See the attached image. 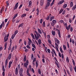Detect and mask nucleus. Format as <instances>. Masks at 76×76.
Instances as JSON below:
<instances>
[{
	"label": "nucleus",
	"instance_id": "nucleus-1",
	"mask_svg": "<svg viewBox=\"0 0 76 76\" xmlns=\"http://www.w3.org/2000/svg\"><path fill=\"white\" fill-rule=\"evenodd\" d=\"M34 33H35L36 34H34L35 38V39L37 40V41H38V39H39V37H41V36L40 34H39V33H38V32H37L36 31H34Z\"/></svg>",
	"mask_w": 76,
	"mask_h": 76
},
{
	"label": "nucleus",
	"instance_id": "nucleus-2",
	"mask_svg": "<svg viewBox=\"0 0 76 76\" xmlns=\"http://www.w3.org/2000/svg\"><path fill=\"white\" fill-rule=\"evenodd\" d=\"M54 39L55 42H56L55 45L56 46H57L58 47V45L60 44V41L58 40L56 38H55Z\"/></svg>",
	"mask_w": 76,
	"mask_h": 76
},
{
	"label": "nucleus",
	"instance_id": "nucleus-3",
	"mask_svg": "<svg viewBox=\"0 0 76 76\" xmlns=\"http://www.w3.org/2000/svg\"><path fill=\"white\" fill-rule=\"evenodd\" d=\"M9 33L7 34V36H5L4 37V42H6L7 40H8V38H9Z\"/></svg>",
	"mask_w": 76,
	"mask_h": 76
},
{
	"label": "nucleus",
	"instance_id": "nucleus-4",
	"mask_svg": "<svg viewBox=\"0 0 76 76\" xmlns=\"http://www.w3.org/2000/svg\"><path fill=\"white\" fill-rule=\"evenodd\" d=\"M28 63L29 62H28V60H26V62L24 64V66L26 68H28V66H28Z\"/></svg>",
	"mask_w": 76,
	"mask_h": 76
},
{
	"label": "nucleus",
	"instance_id": "nucleus-5",
	"mask_svg": "<svg viewBox=\"0 0 76 76\" xmlns=\"http://www.w3.org/2000/svg\"><path fill=\"white\" fill-rule=\"evenodd\" d=\"M44 0H41L40 1V5L41 6H42V5L44 4Z\"/></svg>",
	"mask_w": 76,
	"mask_h": 76
},
{
	"label": "nucleus",
	"instance_id": "nucleus-6",
	"mask_svg": "<svg viewBox=\"0 0 76 76\" xmlns=\"http://www.w3.org/2000/svg\"><path fill=\"white\" fill-rule=\"evenodd\" d=\"M15 75H18V67H16L15 69Z\"/></svg>",
	"mask_w": 76,
	"mask_h": 76
},
{
	"label": "nucleus",
	"instance_id": "nucleus-7",
	"mask_svg": "<svg viewBox=\"0 0 76 76\" xmlns=\"http://www.w3.org/2000/svg\"><path fill=\"white\" fill-rule=\"evenodd\" d=\"M23 69H22V68H21L20 69V70L19 71V74H23Z\"/></svg>",
	"mask_w": 76,
	"mask_h": 76
},
{
	"label": "nucleus",
	"instance_id": "nucleus-8",
	"mask_svg": "<svg viewBox=\"0 0 76 76\" xmlns=\"http://www.w3.org/2000/svg\"><path fill=\"white\" fill-rule=\"evenodd\" d=\"M64 2V0H61V1H60L58 3V4H61Z\"/></svg>",
	"mask_w": 76,
	"mask_h": 76
},
{
	"label": "nucleus",
	"instance_id": "nucleus-9",
	"mask_svg": "<svg viewBox=\"0 0 76 76\" xmlns=\"http://www.w3.org/2000/svg\"><path fill=\"white\" fill-rule=\"evenodd\" d=\"M71 26V25H69L67 27V26L66 27V29L67 30V31H69V29H70V27Z\"/></svg>",
	"mask_w": 76,
	"mask_h": 76
},
{
	"label": "nucleus",
	"instance_id": "nucleus-10",
	"mask_svg": "<svg viewBox=\"0 0 76 76\" xmlns=\"http://www.w3.org/2000/svg\"><path fill=\"white\" fill-rule=\"evenodd\" d=\"M36 11L37 12V13H36L37 16H38L39 15V9L38 8L37 9H36Z\"/></svg>",
	"mask_w": 76,
	"mask_h": 76
},
{
	"label": "nucleus",
	"instance_id": "nucleus-11",
	"mask_svg": "<svg viewBox=\"0 0 76 76\" xmlns=\"http://www.w3.org/2000/svg\"><path fill=\"white\" fill-rule=\"evenodd\" d=\"M55 64H56V66H57L58 68H60V65L58 64L56 62V61H55Z\"/></svg>",
	"mask_w": 76,
	"mask_h": 76
},
{
	"label": "nucleus",
	"instance_id": "nucleus-12",
	"mask_svg": "<svg viewBox=\"0 0 76 76\" xmlns=\"http://www.w3.org/2000/svg\"><path fill=\"white\" fill-rule=\"evenodd\" d=\"M51 33L52 35L53 36L56 35V32L55 31H54L53 30H52V31Z\"/></svg>",
	"mask_w": 76,
	"mask_h": 76
},
{
	"label": "nucleus",
	"instance_id": "nucleus-13",
	"mask_svg": "<svg viewBox=\"0 0 76 76\" xmlns=\"http://www.w3.org/2000/svg\"><path fill=\"white\" fill-rule=\"evenodd\" d=\"M24 24V23H22L20 24L18 26V28H19L20 27H22V26H23V25Z\"/></svg>",
	"mask_w": 76,
	"mask_h": 76
},
{
	"label": "nucleus",
	"instance_id": "nucleus-14",
	"mask_svg": "<svg viewBox=\"0 0 76 76\" xmlns=\"http://www.w3.org/2000/svg\"><path fill=\"white\" fill-rule=\"evenodd\" d=\"M11 58H12V54L10 53L9 54V56H8L9 60H10Z\"/></svg>",
	"mask_w": 76,
	"mask_h": 76
},
{
	"label": "nucleus",
	"instance_id": "nucleus-15",
	"mask_svg": "<svg viewBox=\"0 0 76 76\" xmlns=\"http://www.w3.org/2000/svg\"><path fill=\"white\" fill-rule=\"evenodd\" d=\"M38 61H37V60L36 61V67H38Z\"/></svg>",
	"mask_w": 76,
	"mask_h": 76
},
{
	"label": "nucleus",
	"instance_id": "nucleus-16",
	"mask_svg": "<svg viewBox=\"0 0 76 76\" xmlns=\"http://www.w3.org/2000/svg\"><path fill=\"white\" fill-rule=\"evenodd\" d=\"M66 61L67 63H69V59L68 58V57H67L66 59Z\"/></svg>",
	"mask_w": 76,
	"mask_h": 76
},
{
	"label": "nucleus",
	"instance_id": "nucleus-17",
	"mask_svg": "<svg viewBox=\"0 0 76 76\" xmlns=\"http://www.w3.org/2000/svg\"><path fill=\"white\" fill-rule=\"evenodd\" d=\"M73 2L71 1L70 3V7H73Z\"/></svg>",
	"mask_w": 76,
	"mask_h": 76
},
{
	"label": "nucleus",
	"instance_id": "nucleus-18",
	"mask_svg": "<svg viewBox=\"0 0 76 76\" xmlns=\"http://www.w3.org/2000/svg\"><path fill=\"white\" fill-rule=\"evenodd\" d=\"M26 60V55H25L24 57L23 61L24 62H25Z\"/></svg>",
	"mask_w": 76,
	"mask_h": 76
},
{
	"label": "nucleus",
	"instance_id": "nucleus-19",
	"mask_svg": "<svg viewBox=\"0 0 76 76\" xmlns=\"http://www.w3.org/2000/svg\"><path fill=\"white\" fill-rule=\"evenodd\" d=\"M41 42H42L41 40V39H39L38 40V43H39V45H40V44H41Z\"/></svg>",
	"mask_w": 76,
	"mask_h": 76
},
{
	"label": "nucleus",
	"instance_id": "nucleus-20",
	"mask_svg": "<svg viewBox=\"0 0 76 76\" xmlns=\"http://www.w3.org/2000/svg\"><path fill=\"white\" fill-rule=\"evenodd\" d=\"M37 31L39 34H42V32H41V31L40 30V29L38 28L37 29Z\"/></svg>",
	"mask_w": 76,
	"mask_h": 76
},
{
	"label": "nucleus",
	"instance_id": "nucleus-21",
	"mask_svg": "<svg viewBox=\"0 0 76 76\" xmlns=\"http://www.w3.org/2000/svg\"><path fill=\"white\" fill-rule=\"evenodd\" d=\"M67 4H65L63 5V7L64 9L65 8H66V7H67Z\"/></svg>",
	"mask_w": 76,
	"mask_h": 76
},
{
	"label": "nucleus",
	"instance_id": "nucleus-22",
	"mask_svg": "<svg viewBox=\"0 0 76 76\" xmlns=\"http://www.w3.org/2000/svg\"><path fill=\"white\" fill-rule=\"evenodd\" d=\"M50 4V2H48L47 5H46V7H49Z\"/></svg>",
	"mask_w": 76,
	"mask_h": 76
},
{
	"label": "nucleus",
	"instance_id": "nucleus-23",
	"mask_svg": "<svg viewBox=\"0 0 76 76\" xmlns=\"http://www.w3.org/2000/svg\"><path fill=\"white\" fill-rule=\"evenodd\" d=\"M7 43H6L4 45V50H6V48H7Z\"/></svg>",
	"mask_w": 76,
	"mask_h": 76
},
{
	"label": "nucleus",
	"instance_id": "nucleus-24",
	"mask_svg": "<svg viewBox=\"0 0 76 76\" xmlns=\"http://www.w3.org/2000/svg\"><path fill=\"white\" fill-rule=\"evenodd\" d=\"M4 8H2L1 10H0V13H3V11H4Z\"/></svg>",
	"mask_w": 76,
	"mask_h": 76
},
{
	"label": "nucleus",
	"instance_id": "nucleus-25",
	"mask_svg": "<svg viewBox=\"0 0 76 76\" xmlns=\"http://www.w3.org/2000/svg\"><path fill=\"white\" fill-rule=\"evenodd\" d=\"M2 70H3V72H5V68H4V66L3 65L2 66Z\"/></svg>",
	"mask_w": 76,
	"mask_h": 76
},
{
	"label": "nucleus",
	"instance_id": "nucleus-26",
	"mask_svg": "<svg viewBox=\"0 0 76 76\" xmlns=\"http://www.w3.org/2000/svg\"><path fill=\"white\" fill-rule=\"evenodd\" d=\"M52 22L53 23L56 24V23H57V21L55 20H52Z\"/></svg>",
	"mask_w": 76,
	"mask_h": 76
},
{
	"label": "nucleus",
	"instance_id": "nucleus-27",
	"mask_svg": "<svg viewBox=\"0 0 76 76\" xmlns=\"http://www.w3.org/2000/svg\"><path fill=\"white\" fill-rule=\"evenodd\" d=\"M32 6V1H30L29 2V5H28V7H29V6Z\"/></svg>",
	"mask_w": 76,
	"mask_h": 76
},
{
	"label": "nucleus",
	"instance_id": "nucleus-28",
	"mask_svg": "<svg viewBox=\"0 0 76 76\" xmlns=\"http://www.w3.org/2000/svg\"><path fill=\"white\" fill-rule=\"evenodd\" d=\"M15 36H16V35H15V34H13L12 35V36L11 37V38L12 39H14V38H15Z\"/></svg>",
	"mask_w": 76,
	"mask_h": 76
},
{
	"label": "nucleus",
	"instance_id": "nucleus-29",
	"mask_svg": "<svg viewBox=\"0 0 76 76\" xmlns=\"http://www.w3.org/2000/svg\"><path fill=\"white\" fill-rule=\"evenodd\" d=\"M66 72L69 75V76H71V75H70V72H69V70H68V69H66Z\"/></svg>",
	"mask_w": 76,
	"mask_h": 76
},
{
	"label": "nucleus",
	"instance_id": "nucleus-30",
	"mask_svg": "<svg viewBox=\"0 0 76 76\" xmlns=\"http://www.w3.org/2000/svg\"><path fill=\"white\" fill-rule=\"evenodd\" d=\"M18 7V6H17V5H15L14 7V10H16L17 8Z\"/></svg>",
	"mask_w": 76,
	"mask_h": 76
},
{
	"label": "nucleus",
	"instance_id": "nucleus-31",
	"mask_svg": "<svg viewBox=\"0 0 76 76\" xmlns=\"http://www.w3.org/2000/svg\"><path fill=\"white\" fill-rule=\"evenodd\" d=\"M31 36L34 39H35V37H34V34H33L31 33Z\"/></svg>",
	"mask_w": 76,
	"mask_h": 76
},
{
	"label": "nucleus",
	"instance_id": "nucleus-32",
	"mask_svg": "<svg viewBox=\"0 0 76 76\" xmlns=\"http://www.w3.org/2000/svg\"><path fill=\"white\" fill-rule=\"evenodd\" d=\"M69 69L71 72H72V71H73V68H72V66H69Z\"/></svg>",
	"mask_w": 76,
	"mask_h": 76
},
{
	"label": "nucleus",
	"instance_id": "nucleus-33",
	"mask_svg": "<svg viewBox=\"0 0 76 76\" xmlns=\"http://www.w3.org/2000/svg\"><path fill=\"white\" fill-rule=\"evenodd\" d=\"M38 73L39 74L41 75V70L39 69H38Z\"/></svg>",
	"mask_w": 76,
	"mask_h": 76
},
{
	"label": "nucleus",
	"instance_id": "nucleus-34",
	"mask_svg": "<svg viewBox=\"0 0 76 76\" xmlns=\"http://www.w3.org/2000/svg\"><path fill=\"white\" fill-rule=\"evenodd\" d=\"M43 27H45V21H44L43 22Z\"/></svg>",
	"mask_w": 76,
	"mask_h": 76
},
{
	"label": "nucleus",
	"instance_id": "nucleus-35",
	"mask_svg": "<svg viewBox=\"0 0 76 76\" xmlns=\"http://www.w3.org/2000/svg\"><path fill=\"white\" fill-rule=\"evenodd\" d=\"M60 50L61 53H63V50H62V48H61V47H60Z\"/></svg>",
	"mask_w": 76,
	"mask_h": 76
},
{
	"label": "nucleus",
	"instance_id": "nucleus-36",
	"mask_svg": "<svg viewBox=\"0 0 76 76\" xmlns=\"http://www.w3.org/2000/svg\"><path fill=\"white\" fill-rule=\"evenodd\" d=\"M7 63H8V59L7 58L5 60V64H7Z\"/></svg>",
	"mask_w": 76,
	"mask_h": 76
},
{
	"label": "nucleus",
	"instance_id": "nucleus-37",
	"mask_svg": "<svg viewBox=\"0 0 76 76\" xmlns=\"http://www.w3.org/2000/svg\"><path fill=\"white\" fill-rule=\"evenodd\" d=\"M64 10V9H61L59 11V14H60V13H61L62 12H63Z\"/></svg>",
	"mask_w": 76,
	"mask_h": 76
},
{
	"label": "nucleus",
	"instance_id": "nucleus-38",
	"mask_svg": "<svg viewBox=\"0 0 76 76\" xmlns=\"http://www.w3.org/2000/svg\"><path fill=\"white\" fill-rule=\"evenodd\" d=\"M63 48L64 50H66V46H65V45H64L63 46Z\"/></svg>",
	"mask_w": 76,
	"mask_h": 76
},
{
	"label": "nucleus",
	"instance_id": "nucleus-39",
	"mask_svg": "<svg viewBox=\"0 0 76 76\" xmlns=\"http://www.w3.org/2000/svg\"><path fill=\"white\" fill-rule=\"evenodd\" d=\"M32 46L33 47H34V48H36V47L35 46V45L33 43L31 44Z\"/></svg>",
	"mask_w": 76,
	"mask_h": 76
},
{
	"label": "nucleus",
	"instance_id": "nucleus-40",
	"mask_svg": "<svg viewBox=\"0 0 76 76\" xmlns=\"http://www.w3.org/2000/svg\"><path fill=\"white\" fill-rule=\"evenodd\" d=\"M31 60H33V59H34V54H32L31 55Z\"/></svg>",
	"mask_w": 76,
	"mask_h": 76
},
{
	"label": "nucleus",
	"instance_id": "nucleus-41",
	"mask_svg": "<svg viewBox=\"0 0 76 76\" xmlns=\"http://www.w3.org/2000/svg\"><path fill=\"white\" fill-rule=\"evenodd\" d=\"M76 6H75V5L72 8V10H75V9H76Z\"/></svg>",
	"mask_w": 76,
	"mask_h": 76
},
{
	"label": "nucleus",
	"instance_id": "nucleus-42",
	"mask_svg": "<svg viewBox=\"0 0 76 76\" xmlns=\"http://www.w3.org/2000/svg\"><path fill=\"white\" fill-rule=\"evenodd\" d=\"M72 63H73V64L74 66H75V61H74V60L73 59H72Z\"/></svg>",
	"mask_w": 76,
	"mask_h": 76
},
{
	"label": "nucleus",
	"instance_id": "nucleus-43",
	"mask_svg": "<svg viewBox=\"0 0 76 76\" xmlns=\"http://www.w3.org/2000/svg\"><path fill=\"white\" fill-rule=\"evenodd\" d=\"M10 22V21H8L7 23L6 24V27H5V28H7V26H8V25H9V22Z\"/></svg>",
	"mask_w": 76,
	"mask_h": 76
},
{
	"label": "nucleus",
	"instance_id": "nucleus-44",
	"mask_svg": "<svg viewBox=\"0 0 76 76\" xmlns=\"http://www.w3.org/2000/svg\"><path fill=\"white\" fill-rule=\"evenodd\" d=\"M42 19H41L40 20H39V22H40V23L41 24H42Z\"/></svg>",
	"mask_w": 76,
	"mask_h": 76
},
{
	"label": "nucleus",
	"instance_id": "nucleus-45",
	"mask_svg": "<svg viewBox=\"0 0 76 76\" xmlns=\"http://www.w3.org/2000/svg\"><path fill=\"white\" fill-rule=\"evenodd\" d=\"M12 63H13V61H10L9 62V64H10V65H11V64H12Z\"/></svg>",
	"mask_w": 76,
	"mask_h": 76
},
{
	"label": "nucleus",
	"instance_id": "nucleus-46",
	"mask_svg": "<svg viewBox=\"0 0 76 76\" xmlns=\"http://www.w3.org/2000/svg\"><path fill=\"white\" fill-rule=\"evenodd\" d=\"M51 25L52 26H54L55 25V24L52 22L51 23Z\"/></svg>",
	"mask_w": 76,
	"mask_h": 76
},
{
	"label": "nucleus",
	"instance_id": "nucleus-47",
	"mask_svg": "<svg viewBox=\"0 0 76 76\" xmlns=\"http://www.w3.org/2000/svg\"><path fill=\"white\" fill-rule=\"evenodd\" d=\"M28 40L29 41V42H31V43H32V40H31V39H30L29 38H28Z\"/></svg>",
	"mask_w": 76,
	"mask_h": 76
},
{
	"label": "nucleus",
	"instance_id": "nucleus-48",
	"mask_svg": "<svg viewBox=\"0 0 76 76\" xmlns=\"http://www.w3.org/2000/svg\"><path fill=\"white\" fill-rule=\"evenodd\" d=\"M20 20H19V19H18L17 20H16V22H15V23H19V21Z\"/></svg>",
	"mask_w": 76,
	"mask_h": 76
},
{
	"label": "nucleus",
	"instance_id": "nucleus-49",
	"mask_svg": "<svg viewBox=\"0 0 76 76\" xmlns=\"http://www.w3.org/2000/svg\"><path fill=\"white\" fill-rule=\"evenodd\" d=\"M55 48H56V50L58 52V51H59V50H58V48L56 46Z\"/></svg>",
	"mask_w": 76,
	"mask_h": 76
},
{
	"label": "nucleus",
	"instance_id": "nucleus-50",
	"mask_svg": "<svg viewBox=\"0 0 76 76\" xmlns=\"http://www.w3.org/2000/svg\"><path fill=\"white\" fill-rule=\"evenodd\" d=\"M70 31H71V32H72L73 31V27H70Z\"/></svg>",
	"mask_w": 76,
	"mask_h": 76
},
{
	"label": "nucleus",
	"instance_id": "nucleus-51",
	"mask_svg": "<svg viewBox=\"0 0 76 76\" xmlns=\"http://www.w3.org/2000/svg\"><path fill=\"white\" fill-rule=\"evenodd\" d=\"M46 19H47V20H48L49 19H50V15H48V17H47L46 18Z\"/></svg>",
	"mask_w": 76,
	"mask_h": 76
},
{
	"label": "nucleus",
	"instance_id": "nucleus-52",
	"mask_svg": "<svg viewBox=\"0 0 76 76\" xmlns=\"http://www.w3.org/2000/svg\"><path fill=\"white\" fill-rule=\"evenodd\" d=\"M26 47L27 48H28V49H30V48H31V47L29 46V45H27Z\"/></svg>",
	"mask_w": 76,
	"mask_h": 76
},
{
	"label": "nucleus",
	"instance_id": "nucleus-53",
	"mask_svg": "<svg viewBox=\"0 0 76 76\" xmlns=\"http://www.w3.org/2000/svg\"><path fill=\"white\" fill-rule=\"evenodd\" d=\"M3 27V24H1V25H0V29H1L2 27Z\"/></svg>",
	"mask_w": 76,
	"mask_h": 76
},
{
	"label": "nucleus",
	"instance_id": "nucleus-54",
	"mask_svg": "<svg viewBox=\"0 0 76 76\" xmlns=\"http://www.w3.org/2000/svg\"><path fill=\"white\" fill-rule=\"evenodd\" d=\"M59 23H63V20H61L59 21Z\"/></svg>",
	"mask_w": 76,
	"mask_h": 76
},
{
	"label": "nucleus",
	"instance_id": "nucleus-55",
	"mask_svg": "<svg viewBox=\"0 0 76 76\" xmlns=\"http://www.w3.org/2000/svg\"><path fill=\"white\" fill-rule=\"evenodd\" d=\"M72 42L73 44H75V40L74 39H72Z\"/></svg>",
	"mask_w": 76,
	"mask_h": 76
},
{
	"label": "nucleus",
	"instance_id": "nucleus-56",
	"mask_svg": "<svg viewBox=\"0 0 76 76\" xmlns=\"http://www.w3.org/2000/svg\"><path fill=\"white\" fill-rule=\"evenodd\" d=\"M1 24H2V26L3 25V27L4 28V25H5L4 23V22H2V23H1Z\"/></svg>",
	"mask_w": 76,
	"mask_h": 76
},
{
	"label": "nucleus",
	"instance_id": "nucleus-57",
	"mask_svg": "<svg viewBox=\"0 0 76 76\" xmlns=\"http://www.w3.org/2000/svg\"><path fill=\"white\" fill-rule=\"evenodd\" d=\"M47 51L49 53H51V51H50V49H48Z\"/></svg>",
	"mask_w": 76,
	"mask_h": 76
},
{
	"label": "nucleus",
	"instance_id": "nucleus-58",
	"mask_svg": "<svg viewBox=\"0 0 76 76\" xmlns=\"http://www.w3.org/2000/svg\"><path fill=\"white\" fill-rule=\"evenodd\" d=\"M18 32L17 31H15V32L14 34L15 35H16L17 34H18Z\"/></svg>",
	"mask_w": 76,
	"mask_h": 76
},
{
	"label": "nucleus",
	"instance_id": "nucleus-59",
	"mask_svg": "<svg viewBox=\"0 0 76 76\" xmlns=\"http://www.w3.org/2000/svg\"><path fill=\"white\" fill-rule=\"evenodd\" d=\"M2 75L3 76H5V72H3Z\"/></svg>",
	"mask_w": 76,
	"mask_h": 76
},
{
	"label": "nucleus",
	"instance_id": "nucleus-60",
	"mask_svg": "<svg viewBox=\"0 0 76 76\" xmlns=\"http://www.w3.org/2000/svg\"><path fill=\"white\" fill-rule=\"evenodd\" d=\"M61 56H62V58H64V54H63V53H62Z\"/></svg>",
	"mask_w": 76,
	"mask_h": 76
},
{
	"label": "nucleus",
	"instance_id": "nucleus-61",
	"mask_svg": "<svg viewBox=\"0 0 76 76\" xmlns=\"http://www.w3.org/2000/svg\"><path fill=\"white\" fill-rule=\"evenodd\" d=\"M25 16H26V14H23L22 16V17H23V18H24V17H25Z\"/></svg>",
	"mask_w": 76,
	"mask_h": 76
},
{
	"label": "nucleus",
	"instance_id": "nucleus-62",
	"mask_svg": "<svg viewBox=\"0 0 76 76\" xmlns=\"http://www.w3.org/2000/svg\"><path fill=\"white\" fill-rule=\"evenodd\" d=\"M66 11L65 10H64L63 12L62 13V15H64Z\"/></svg>",
	"mask_w": 76,
	"mask_h": 76
},
{
	"label": "nucleus",
	"instance_id": "nucleus-63",
	"mask_svg": "<svg viewBox=\"0 0 76 76\" xmlns=\"http://www.w3.org/2000/svg\"><path fill=\"white\" fill-rule=\"evenodd\" d=\"M50 25V23H48L47 25V26L48 27Z\"/></svg>",
	"mask_w": 76,
	"mask_h": 76
},
{
	"label": "nucleus",
	"instance_id": "nucleus-64",
	"mask_svg": "<svg viewBox=\"0 0 76 76\" xmlns=\"http://www.w3.org/2000/svg\"><path fill=\"white\" fill-rule=\"evenodd\" d=\"M20 76H23V74H19Z\"/></svg>",
	"mask_w": 76,
	"mask_h": 76
}]
</instances>
